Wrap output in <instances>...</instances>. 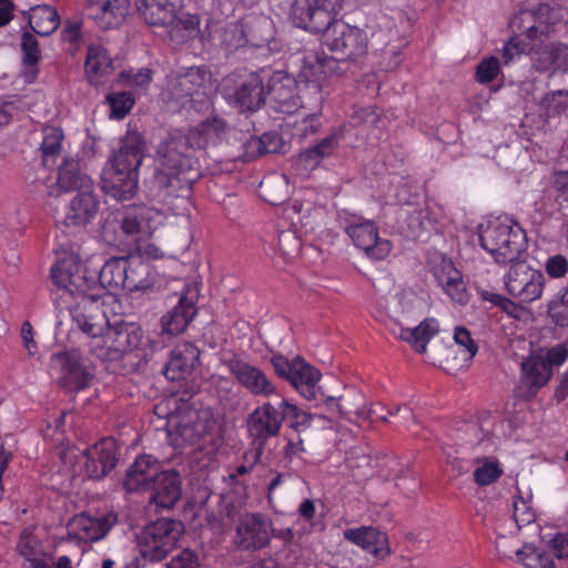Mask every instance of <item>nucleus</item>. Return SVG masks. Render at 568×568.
<instances>
[{
    "label": "nucleus",
    "instance_id": "obj_1",
    "mask_svg": "<svg viewBox=\"0 0 568 568\" xmlns=\"http://www.w3.org/2000/svg\"><path fill=\"white\" fill-rule=\"evenodd\" d=\"M79 297L77 304L72 293L64 292L61 303L67 307L73 325L88 337L90 354L105 363L106 369L116 372L120 363L129 356L135 359L132 366L152 358L156 343L145 335L140 324L124 320L111 322L97 293Z\"/></svg>",
    "mask_w": 568,
    "mask_h": 568
},
{
    "label": "nucleus",
    "instance_id": "obj_2",
    "mask_svg": "<svg viewBox=\"0 0 568 568\" xmlns=\"http://www.w3.org/2000/svg\"><path fill=\"white\" fill-rule=\"evenodd\" d=\"M560 20V9L549 3H539L536 8L516 12L509 21L514 36L503 49L504 63L509 64L520 54H531V64L537 72H567V44L554 42L539 45L552 37Z\"/></svg>",
    "mask_w": 568,
    "mask_h": 568
},
{
    "label": "nucleus",
    "instance_id": "obj_3",
    "mask_svg": "<svg viewBox=\"0 0 568 568\" xmlns=\"http://www.w3.org/2000/svg\"><path fill=\"white\" fill-rule=\"evenodd\" d=\"M226 124L213 116L189 130L187 134L174 132L159 148L161 168L155 175L156 183L168 190V194L187 202L193 184L201 178L195 150H204L222 140Z\"/></svg>",
    "mask_w": 568,
    "mask_h": 568
},
{
    "label": "nucleus",
    "instance_id": "obj_4",
    "mask_svg": "<svg viewBox=\"0 0 568 568\" xmlns=\"http://www.w3.org/2000/svg\"><path fill=\"white\" fill-rule=\"evenodd\" d=\"M192 393H166L154 406V414L175 428V447L191 446L211 462L224 444V428L209 407L194 408Z\"/></svg>",
    "mask_w": 568,
    "mask_h": 568
},
{
    "label": "nucleus",
    "instance_id": "obj_5",
    "mask_svg": "<svg viewBox=\"0 0 568 568\" xmlns=\"http://www.w3.org/2000/svg\"><path fill=\"white\" fill-rule=\"evenodd\" d=\"M88 262L80 260L78 255H69L59 260L51 267V278L57 286L55 303L60 312L67 311L62 305L61 297L64 292L73 295L74 303L78 304L81 295L101 296L102 308L115 301L119 291H125V278L128 276L125 263L128 256L111 257L104 262L101 268L90 270Z\"/></svg>",
    "mask_w": 568,
    "mask_h": 568
},
{
    "label": "nucleus",
    "instance_id": "obj_6",
    "mask_svg": "<svg viewBox=\"0 0 568 568\" xmlns=\"http://www.w3.org/2000/svg\"><path fill=\"white\" fill-rule=\"evenodd\" d=\"M266 97L274 102L275 108L282 113H294L304 108V90L316 101L322 100V90L328 81V72L324 63L316 57L306 55L297 78L284 71L265 70Z\"/></svg>",
    "mask_w": 568,
    "mask_h": 568
},
{
    "label": "nucleus",
    "instance_id": "obj_7",
    "mask_svg": "<svg viewBox=\"0 0 568 568\" xmlns=\"http://www.w3.org/2000/svg\"><path fill=\"white\" fill-rule=\"evenodd\" d=\"M144 143L140 136H128L103 169L102 190L119 201L132 199L139 185V168L143 161Z\"/></svg>",
    "mask_w": 568,
    "mask_h": 568
},
{
    "label": "nucleus",
    "instance_id": "obj_8",
    "mask_svg": "<svg viewBox=\"0 0 568 568\" xmlns=\"http://www.w3.org/2000/svg\"><path fill=\"white\" fill-rule=\"evenodd\" d=\"M479 244L498 264L517 262L527 248V235L510 217H498L479 226Z\"/></svg>",
    "mask_w": 568,
    "mask_h": 568
},
{
    "label": "nucleus",
    "instance_id": "obj_9",
    "mask_svg": "<svg viewBox=\"0 0 568 568\" xmlns=\"http://www.w3.org/2000/svg\"><path fill=\"white\" fill-rule=\"evenodd\" d=\"M153 210L133 206L105 219L101 227L103 241L114 247L132 250L154 232Z\"/></svg>",
    "mask_w": 568,
    "mask_h": 568
},
{
    "label": "nucleus",
    "instance_id": "obj_10",
    "mask_svg": "<svg viewBox=\"0 0 568 568\" xmlns=\"http://www.w3.org/2000/svg\"><path fill=\"white\" fill-rule=\"evenodd\" d=\"M322 44L332 53L331 59L325 55L315 57L324 63L329 79L333 74L335 62L356 59L367 52L368 39L363 29L336 19L329 27L323 30ZM311 55L314 57L313 54Z\"/></svg>",
    "mask_w": 568,
    "mask_h": 568
},
{
    "label": "nucleus",
    "instance_id": "obj_11",
    "mask_svg": "<svg viewBox=\"0 0 568 568\" xmlns=\"http://www.w3.org/2000/svg\"><path fill=\"white\" fill-rule=\"evenodd\" d=\"M183 532L181 521L158 519L145 525L136 536V549L144 562L163 560L176 546Z\"/></svg>",
    "mask_w": 568,
    "mask_h": 568
},
{
    "label": "nucleus",
    "instance_id": "obj_12",
    "mask_svg": "<svg viewBox=\"0 0 568 568\" xmlns=\"http://www.w3.org/2000/svg\"><path fill=\"white\" fill-rule=\"evenodd\" d=\"M344 0H295L291 17L294 24L311 33H321L337 19Z\"/></svg>",
    "mask_w": 568,
    "mask_h": 568
},
{
    "label": "nucleus",
    "instance_id": "obj_13",
    "mask_svg": "<svg viewBox=\"0 0 568 568\" xmlns=\"http://www.w3.org/2000/svg\"><path fill=\"white\" fill-rule=\"evenodd\" d=\"M264 79L265 69L245 77L230 78L224 84L225 98L242 112H254L264 104L266 99Z\"/></svg>",
    "mask_w": 568,
    "mask_h": 568
},
{
    "label": "nucleus",
    "instance_id": "obj_14",
    "mask_svg": "<svg viewBox=\"0 0 568 568\" xmlns=\"http://www.w3.org/2000/svg\"><path fill=\"white\" fill-rule=\"evenodd\" d=\"M505 287L508 294L518 302L532 303L542 295L545 276L526 262L517 261L511 263L505 275Z\"/></svg>",
    "mask_w": 568,
    "mask_h": 568
},
{
    "label": "nucleus",
    "instance_id": "obj_15",
    "mask_svg": "<svg viewBox=\"0 0 568 568\" xmlns=\"http://www.w3.org/2000/svg\"><path fill=\"white\" fill-rule=\"evenodd\" d=\"M270 363L275 374L296 390L301 387L312 389L317 386L323 377L320 368L307 362L302 355L288 358L277 352L271 356Z\"/></svg>",
    "mask_w": 568,
    "mask_h": 568
},
{
    "label": "nucleus",
    "instance_id": "obj_16",
    "mask_svg": "<svg viewBox=\"0 0 568 568\" xmlns=\"http://www.w3.org/2000/svg\"><path fill=\"white\" fill-rule=\"evenodd\" d=\"M50 372L65 390H83L91 386L94 377L92 369L82 363L75 351L52 354Z\"/></svg>",
    "mask_w": 568,
    "mask_h": 568
},
{
    "label": "nucleus",
    "instance_id": "obj_17",
    "mask_svg": "<svg viewBox=\"0 0 568 568\" xmlns=\"http://www.w3.org/2000/svg\"><path fill=\"white\" fill-rule=\"evenodd\" d=\"M272 521L262 513L240 518L234 536L235 545L245 551H257L270 545Z\"/></svg>",
    "mask_w": 568,
    "mask_h": 568
},
{
    "label": "nucleus",
    "instance_id": "obj_18",
    "mask_svg": "<svg viewBox=\"0 0 568 568\" xmlns=\"http://www.w3.org/2000/svg\"><path fill=\"white\" fill-rule=\"evenodd\" d=\"M345 233L352 239L354 245L372 260L382 261L392 251V243L378 236V227L372 220L357 217L345 226Z\"/></svg>",
    "mask_w": 568,
    "mask_h": 568
},
{
    "label": "nucleus",
    "instance_id": "obj_19",
    "mask_svg": "<svg viewBox=\"0 0 568 568\" xmlns=\"http://www.w3.org/2000/svg\"><path fill=\"white\" fill-rule=\"evenodd\" d=\"M119 516L108 511L99 516L87 513L75 515L68 525V535L80 542H95L103 539L118 523Z\"/></svg>",
    "mask_w": 568,
    "mask_h": 568
},
{
    "label": "nucleus",
    "instance_id": "obj_20",
    "mask_svg": "<svg viewBox=\"0 0 568 568\" xmlns=\"http://www.w3.org/2000/svg\"><path fill=\"white\" fill-rule=\"evenodd\" d=\"M85 473L91 479H101L111 473L119 462L116 440L105 437L87 448Z\"/></svg>",
    "mask_w": 568,
    "mask_h": 568
},
{
    "label": "nucleus",
    "instance_id": "obj_21",
    "mask_svg": "<svg viewBox=\"0 0 568 568\" xmlns=\"http://www.w3.org/2000/svg\"><path fill=\"white\" fill-rule=\"evenodd\" d=\"M130 3V0H85L84 11L99 28L108 30L123 23Z\"/></svg>",
    "mask_w": 568,
    "mask_h": 568
},
{
    "label": "nucleus",
    "instance_id": "obj_22",
    "mask_svg": "<svg viewBox=\"0 0 568 568\" xmlns=\"http://www.w3.org/2000/svg\"><path fill=\"white\" fill-rule=\"evenodd\" d=\"M551 552L542 551L536 547L526 545L516 550V557L525 568H557L554 557L558 559L568 558V536L557 534L551 540Z\"/></svg>",
    "mask_w": 568,
    "mask_h": 568
},
{
    "label": "nucleus",
    "instance_id": "obj_23",
    "mask_svg": "<svg viewBox=\"0 0 568 568\" xmlns=\"http://www.w3.org/2000/svg\"><path fill=\"white\" fill-rule=\"evenodd\" d=\"M344 537L376 561H384L392 552L387 534L372 526L348 528L344 531Z\"/></svg>",
    "mask_w": 568,
    "mask_h": 568
},
{
    "label": "nucleus",
    "instance_id": "obj_24",
    "mask_svg": "<svg viewBox=\"0 0 568 568\" xmlns=\"http://www.w3.org/2000/svg\"><path fill=\"white\" fill-rule=\"evenodd\" d=\"M283 416L280 410L270 404L256 408L248 417L247 430L256 442V447H263L266 440L278 434Z\"/></svg>",
    "mask_w": 568,
    "mask_h": 568
},
{
    "label": "nucleus",
    "instance_id": "obj_25",
    "mask_svg": "<svg viewBox=\"0 0 568 568\" xmlns=\"http://www.w3.org/2000/svg\"><path fill=\"white\" fill-rule=\"evenodd\" d=\"M200 358V349L190 342L178 344L171 352L163 374L172 382L185 379L191 375Z\"/></svg>",
    "mask_w": 568,
    "mask_h": 568
},
{
    "label": "nucleus",
    "instance_id": "obj_26",
    "mask_svg": "<svg viewBox=\"0 0 568 568\" xmlns=\"http://www.w3.org/2000/svg\"><path fill=\"white\" fill-rule=\"evenodd\" d=\"M223 364L244 388L248 390H275L272 382L262 369L243 361L236 354L223 358Z\"/></svg>",
    "mask_w": 568,
    "mask_h": 568
},
{
    "label": "nucleus",
    "instance_id": "obj_27",
    "mask_svg": "<svg viewBox=\"0 0 568 568\" xmlns=\"http://www.w3.org/2000/svg\"><path fill=\"white\" fill-rule=\"evenodd\" d=\"M150 503L156 509H171L182 495L180 475L175 470L160 471L149 488Z\"/></svg>",
    "mask_w": 568,
    "mask_h": 568
},
{
    "label": "nucleus",
    "instance_id": "obj_28",
    "mask_svg": "<svg viewBox=\"0 0 568 568\" xmlns=\"http://www.w3.org/2000/svg\"><path fill=\"white\" fill-rule=\"evenodd\" d=\"M100 210V199L93 186L79 191L70 201L65 213V224L85 226L92 222Z\"/></svg>",
    "mask_w": 568,
    "mask_h": 568
},
{
    "label": "nucleus",
    "instance_id": "obj_29",
    "mask_svg": "<svg viewBox=\"0 0 568 568\" xmlns=\"http://www.w3.org/2000/svg\"><path fill=\"white\" fill-rule=\"evenodd\" d=\"M160 473V464L151 455H140L126 471L123 486L126 491H149L150 486Z\"/></svg>",
    "mask_w": 568,
    "mask_h": 568
},
{
    "label": "nucleus",
    "instance_id": "obj_30",
    "mask_svg": "<svg viewBox=\"0 0 568 568\" xmlns=\"http://www.w3.org/2000/svg\"><path fill=\"white\" fill-rule=\"evenodd\" d=\"M184 6V0H141L139 12L150 26H173Z\"/></svg>",
    "mask_w": 568,
    "mask_h": 568
},
{
    "label": "nucleus",
    "instance_id": "obj_31",
    "mask_svg": "<svg viewBox=\"0 0 568 568\" xmlns=\"http://www.w3.org/2000/svg\"><path fill=\"white\" fill-rule=\"evenodd\" d=\"M434 276L452 301L462 305L467 303L468 296L462 273L454 266L452 261L443 260L434 268Z\"/></svg>",
    "mask_w": 568,
    "mask_h": 568
},
{
    "label": "nucleus",
    "instance_id": "obj_32",
    "mask_svg": "<svg viewBox=\"0 0 568 568\" xmlns=\"http://www.w3.org/2000/svg\"><path fill=\"white\" fill-rule=\"evenodd\" d=\"M91 186H93L92 180L81 171L79 162L74 159H64L62 165L58 168L57 189H52L49 194L58 196L60 192L73 190L79 192Z\"/></svg>",
    "mask_w": 568,
    "mask_h": 568
},
{
    "label": "nucleus",
    "instance_id": "obj_33",
    "mask_svg": "<svg viewBox=\"0 0 568 568\" xmlns=\"http://www.w3.org/2000/svg\"><path fill=\"white\" fill-rule=\"evenodd\" d=\"M196 314L194 302L187 296L182 295L175 305L166 315L162 317V329L170 335H178L185 331Z\"/></svg>",
    "mask_w": 568,
    "mask_h": 568
},
{
    "label": "nucleus",
    "instance_id": "obj_34",
    "mask_svg": "<svg viewBox=\"0 0 568 568\" xmlns=\"http://www.w3.org/2000/svg\"><path fill=\"white\" fill-rule=\"evenodd\" d=\"M326 410L333 416H342L351 419L352 416H361L365 413V397L363 393H346L338 397H325L323 399Z\"/></svg>",
    "mask_w": 568,
    "mask_h": 568
},
{
    "label": "nucleus",
    "instance_id": "obj_35",
    "mask_svg": "<svg viewBox=\"0 0 568 568\" xmlns=\"http://www.w3.org/2000/svg\"><path fill=\"white\" fill-rule=\"evenodd\" d=\"M552 376V369L545 364L542 353L530 354L521 363V379L529 388L545 387Z\"/></svg>",
    "mask_w": 568,
    "mask_h": 568
},
{
    "label": "nucleus",
    "instance_id": "obj_36",
    "mask_svg": "<svg viewBox=\"0 0 568 568\" xmlns=\"http://www.w3.org/2000/svg\"><path fill=\"white\" fill-rule=\"evenodd\" d=\"M439 332V323L434 317L425 318L414 328L400 327L399 338L409 343L417 353L424 354L428 342Z\"/></svg>",
    "mask_w": 568,
    "mask_h": 568
},
{
    "label": "nucleus",
    "instance_id": "obj_37",
    "mask_svg": "<svg viewBox=\"0 0 568 568\" xmlns=\"http://www.w3.org/2000/svg\"><path fill=\"white\" fill-rule=\"evenodd\" d=\"M64 144L63 130L55 125H47L42 129V142L40 144L42 165L47 169L55 166L61 156Z\"/></svg>",
    "mask_w": 568,
    "mask_h": 568
},
{
    "label": "nucleus",
    "instance_id": "obj_38",
    "mask_svg": "<svg viewBox=\"0 0 568 568\" xmlns=\"http://www.w3.org/2000/svg\"><path fill=\"white\" fill-rule=\"evenodd\" d=\"M498 417L487 416L479 425L475 423H467L465 432L474 434V439L469 443L474 446L480 447L484 453H494L498 446V436L495 432V426Z\"/></svg>",
    "mask_w": 568,
    "mask_h": 568
},
{
    "label": "nucleus",
    "instance_id": "obj_39",
    "mask_svg": "<svg viewBox=\"0 0 568 568\" xmlns=\"http://www.w3.org/2000/svg\"><path fill=\"white\" fill-rule=\"evenodd\" d=\"M113 70L112 59L105 49L99 45H90L85 59V74L93 85L102 83V78Z\"/></svg>",
    "mask_w": 568,
    "mask_h": 568
},
{
    "label": "nucleus",
    "instance_id": "obj_40",
    "mask_svg": "<svg viewBox=\"0 0 568 568\" xmlns=\"http://www.w3.org/2000/svg\"><path fill=\"white\" fill-rule=\"evenodd\" d=\"M126 278L125 291L132 293L136 291H144L153 285V277L151 276V266L140 257L128 256L125 263Z\"/></svg>",
    "mask_w": 568,
    "mask_h": 568
},
{
    "label": "nucleus",
    "instance_id": "obj_41",
    "mask_svg": "<svg viewBox=\"0 0 568 568\" xmlns=\"http://www.w3.org/2000/svg\"><path fill=\"white\" fill-rule=\"evenodd\" d=\"M260 23L261 21L256 19L227 23L222 33L223 43L230 50L240 49L246 44L258 45L255 37L250 33V28Z\"/></svg>",
    "mask_w": 568,
    "mask_h": 568
},
{
    "label": "nucleus",
    "instance_id": "obj_42",
    "mask_svg": "<svg viewBox=\"0 0 568 568\" xmlns=\"http://www.w3.org/2000/svg\"><path fill=\"white\" fill-rule=\"evenodd\" d=\"M547 317L560 329H568V284L561 286L547 303Z\"/></svg>",
    "mask_w": 568,
    "mask_h": 568
},
{
    "label": "nucleus",
    "instance_id": "obj_43",
    "mask_svg": "<svg viewBox=\"0 0 568 568\" xmlns=\"http://www.w3.org/2000/svg\"><path fill=\"white\" fill-rule=\"evenodd\" d=\"M36 29L32 26L31 18L28 19V27L23 29L21 38V49L23 51V64L30 70L23 73L24 82L32 83L36 79Z\"/></svg>",
    "mask_w": 568,
    "mask_h": 568
},
{
    "label": "nucleus",
    "instance_id": "obj_44",
    "mask_svg": "<svg viewBox=\"0 0 568 568\" xmlns=\"http://www.w3.org/2000/svg\"><path fill=\"white\" fill-rule=\"evenodd\" d=\"M135 97L129 91L109 92L105 102L110 106V119L123 120L133 109Z\"/></svg>",
    "mask_w": 568,
    "mask_h": 568
},
{
    "label": "nucleus",
    "instance_id": "obj_45",
    "mask_svg": "<svg viewBox=\"0 0 568 568\" xmlns=\"http://www.w3.org/2000/svg\"><path fill=\"white\" fill-rule=\"evenodd\" d=\"M479 466L474 471V481L478 486H488L496 483L504 470L496 458H477Z\"/></svg>",
    "mask_w": 568,
    "mask_h": 568
},
{
    "label": "nucleus",
    "instance_id": "obj_46",
    "mask_svg": "<svg viewBox=\"0 0 568 568\" xmlns=\"http://www.w3.org/2000/svg\"><path fill=\"white\" fill-rule=\"evenodd\" d=\"M317 501L312 498H304L296 508L298 520L308 525L313 531H323L325 529L324 515L317 511Z\"/></svg>",
    "mask_w": 568,
    "mask_h": 568
},
{
    "label": "nucleus",
    "instance_id": "obj_47",
    "mask_svg": "<svg viewBox=\"0 0 568 568\" xmlns=\"http://www.w3.org/2000/svg\"><path fill=\"white\" fill-rule=\"evenodd\" d=\"M61 19L55 8L49 4H38V37L53 33L60 26Z\"/></svg>",
    "mask_w": 568,
    "mask_h": 568
},
{
    "label": "nucleus",
    "instance_id": "obj_48",
    "mask_svg": "<svg viewBox=\"0 0 568 568\" xmlns=\"http://www.w3.org/2000/svg\"><path fill=\"white\" fill-rule=\"evenodd\" d=\"M541 105L548 118L560 115L568 111V91H552L542 98Z\"/></svg>",
    "mask_w": 568,
    "mask_h": 568
},
{
    "label": "nucleus",
    "instance_id": "obj_49",
    "mask_svg": "<svg viewBox=\"0 0 568 568\" xmlns=\"http://www.w3.org/2000/svg\"><path fill=\"white\" fill-rule=\"evenodd\" d=\"M17 554L29 561L33 567L36 564V534L32 526L24 528L18 538L16 545Z\"/></svg>",
    "mask_w": 568,
    "mask_h": 568
},
{
    "label": "nucleus",
    "instance_id": "obj_50",
    "mask_svg": "<svg viewBox=\"0 0 568 568\" xmlns=\"http://www.w3.org/2000/svg\"><path fill=\"white\" fill-rule=\"evenodd\" d=\"M454 342L459 347L464 362L471 361L478 352V344L473 338L471 333L464 326L455 327Z\"/></svg>",
    "mask_w": 568,
    "mask_h": 568
},
{
    "label": "nucleus",
    "instance_id": "obj_51",
    "mask_svg": "<svg viewBox=\"0 0 568 568\" xmlns=\"http://www.w3.org/2000/svg\"><path fill=\"white\" fill-rule=\"evenodd\" d=\"M500 72L499 59L495 55L483 59L476 68L475 79L480 84L493 82Z\"/></svg>",
    "mask_w": 568,
    "mask_h": 568
},
{
    "label": "nucleus",
    "instance_id": "obj_52",
    "mask_svg": "<svg viewBox=\"0 0 568 568\" xmlns=\"http://www.w3.org/2000/svg\"><path fill=\"white\" fill-rule=\"evenodd\" d=\"M513 518L517 528L521 529L536 520V513L529 501L518 497L513 503Z\"/></svg>",
    "mask_w": 568,
    "mask_h": 568
},
{
    "label": "nucleus",
    "instance_id": "obj_53",
    "mask_svg": "<svg viewBox=\"0 0 568 568\" xmlns=\"http://www.w3.org/2000/svg\"><path fill=\"white\" fill-rule=\"evenodd\" d=\"M542 359L545 364L552 369V373H555V371L568 359V342H562L547 348L545 354H542Z\"/></svg>",
    "mask_w": 568,
    "mask_h": 568
},
{
    "label": "nucleus",
    "instance_id": "obj_54",
    "mask_svg": "<svg viewBox=\"0 0 568 568\" xmlns=\"http://www.w3.org/2000/svg\"><path fill=\"white\" fill-rule=\"evenodd\" d=\"M262 454H263V447H261V446L255 447L252 450L245 452L243 455V459H244L245 464L235 466L229 473L230 479L234 480L240 476L250 474L254 469V466L260 462Z\"/></svg>",
    "mask_w": 568,
    "mask_h": 568
},
{
    "label": "nucleus",
    "instance_id": "obj_55",
    "mask_svg": "<svg viewBox=\"0 0 568 568\" xmlns=\"http://www.w3.org/2000/svg\"><path fill=\"white\" fill-rule=\"evenodd\" d=\"M280 406L282 408L280 414L283 416V420L288 419L292 428L298 429L302 426H308L310 416L300 410L297 406L290 404L284 399L281 402Z\"/></svg>",
    "mask_w": 568,
    "mask_h": 568
},
{
    "label": "nucleus",
    "instance_id": "obj_56",
    "mask_svg": "<svg viewBox=\"0 0 568 568\" xmlns=\"http://www.w3.org/2000/svg\"><path fill=\"white\" fill-rule=\"evenodd\" d=\"M178 84L182 97H193L200 93L203 87V78L199 72L190 71L179 78Z\"/></svg>",
    "mask_w": 568,
    "mask_h": 568
},
{
    "label": "nucleus",
    "instance_id": "obj_57",
    "mask_svg": "<svg viewBox=\"0 0 568 568\" xmlns=\"http://www.w3.org/2000/svg\"><path fill=\"white\" fill-rule=\"evenodd\" d=\"M251 145L254 146V153H274L280 148V138L277 133L267 132L262 136H251Z\"/></svg>",
    "mask_w": 568,
    "mask_h": 568
},
{
    "label": "nucleus",
    "instance_id": "obj_58",
    "mask_svg": "<svg viewBox=\"0 0 568 568\" xmlns=\"http://www.w3.org/2000/svg\"><path fill=\"white\" fill-rule=\"evenodd\" d=\"M120 77L125 80L129 85L143 90L148 89L152 82V70L149 68H142L138 71H123Z\"/></svg>",
    "mask_w": 568,
    "mask_h": 568
},
{
    "label": "nucleus",
    "instance_id": "obj_59",
    "mask_svg": "<svg viewBox=\"0 0 568 568\" xmlns=\"http://www.w3.org/2000/svg\"><path fill=\"white\" fill-rule=\"evenodd\" d=\"M278 251L286 257L296 255L301 248L297 236L288 231H282L277 236Z\"/></svg>",
    "mask_w": 568,
    "mask_h": 568
},
{
    "label": "nucleus",
    "instance_id": "obj_60",
    "mask_svg": "<svg viewBox=\"0 0 568 568\" xmlns=\"http://www.w3.org/2000/svg\"><path fill=\"white\" fill-rule=\"evenodd\" d=\"M166 568H200L199 557L194 550L183 549L171 559Z\"/></svg>",
    "mask_w": 568,
    "mask_h": 568
},
{
    "label": "nucleus",
    "instance_id": "obj_61",
    "mask_svg": "<svg viewBox=\"0 0 568 568\" xmlns=\"http://www.w3.org/2000/svg\"><path fill=\"white\" fill-rule=\"evenodd\" d=\"M546 273L552 278L564 277L568 273V260L561 254H556L546 261Z\"/></svg>",
    "mask_w": 568,
    "mask_h": 568
},
{
    "label": "nucleus",
    "instance_id": "obj_62",
    "mask_svg": "<svg viewBox=\"0 0 568 568\" xmlns=\"http://www.w3.org/2000/svg\"><path fill=\"white\" fill-rule=\"evenodd\" d=\"M339 136L337 134H331L322 139L317 144L313 146V154H318L323 160L329 156L338 146Z\"/></svg>",
    "mask_w": 568,
    "mask_h": 568
},
{
    "label": "nucleus",
    "instance_id": "obj_63",
    "mask_svg": "<svg viewBox=\"0 0 568 568\" xmlns=\"http://www.w3.org/2000/svg\"><path fill=\"white\" fill-rule=\"evenodd\" d=\"M63 42L69 43L73 49H77L78 42L81 39V24L77 21H68L61 32Z\"/></svg>",
    "mask_w": 568,
    "mask_h": 568
},
{
    "label": "nucleus",
    "instance_id": "obj_64",
    "mask_svg": "<svg viewBox=\"0 0 568 568\" xmlns=\"http://www.w3.org/2000/svg\"><path fill=\"white\" fill-rule=\"evenodd\" d=\"M552 185L565 202H568V170L554 173Z\"/></svg>",
    "mask_w": 568,
    "mask_h": 568
}]
</instances>
